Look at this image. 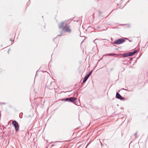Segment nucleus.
Instances as JSON below:
<instances>
[{
  "label": "nucleus",
  "mask_w": 148,
  "mask_h": 148,
  "mask_svg": "<svg viewBox=\"0 0 148 148\" xmlns=\"http://www.w3.org/2000/svg\"><path fill=\"white\" fill-rule=\"evenodd\" d=\"M137 52V50H135L132 52H129V53L122 54V56L123 57H126L129 56H131L134 55Z\"/></svg>",
  "instance_id": "f257e3e1"
},
{
  "label": "nucleus",
  "mask_w": 148,
  "mask_h": 148,
  "mask_svg": "<svg viewBox=\"0 0 148 148\" xmlns=\"http://www.w3.org/2000/svg\"><path fill=\"white\" fill-rule=\"evenodd\" d=\"M125 41V40L123 39H119L115 41L114 43V44L119 45L123 43Z\"/></svg>",
  "instance_id": "f03ea898"
},
{
  "label": "nucleus",
  "mask_w": 148,
  "mask_h": 148,
  "mask_svg": "<svg viewBox=\"0 0 148 148\" xmlns=\"http://www.w3.org/2000/svg\"><path fill=\"white\" fill-rule=\"evenodd\" d=\"M71 29L70 28V26L69 25L67 26V25L65 27H63L62 29V31L64 32H68L70 33L71 32Z\"/></svg>",
  "instance_id": "7ed1b4c3"
},
{
  "label": "nucleus",
  "mask_w": 148,
  "mask_h": 148,
  "mask_svg": "<svg viewBox=\"0 0 148 148\" xmlns=\"http://www.w3.org/2000/svg\"><path fill=\"white\" fill-rule=\"evenodd\" d=\"M76 99L75 97H71L69 98H67L66 99H63L62 100L64 101H69L71 102H73L75 101V100H76Z\"/></svg>",
  "instance_id": "20e7f679"
},
{
  "label": "nucleus",
  "mask_w": 148,
  "mask_h": 148,
  "mask_svg": "<svg viewBox=\"0 0 148 148\" xmlns=\"http://www.w3.org/2000/svg\"><path fill=\"white\" fill-rule=\"evenodd\" d=\"M12 124L15 128L16 131H17L19 130V125L17 122L15 121H12Z\"/></svg>",
  "instance_id": "39448f33"
},
{
  "label": "nucleus",
  "mask_w": 148,
  "mask_h": 148,
  "mask_svg": "<svg viewBox=\"0 0 148 148\" xmlns=\"http://www.w3.org/2000/svg\"><path fill=\"white\" fill-rule=\"evenodd\" d=\"M67 23V22L66 21H64L61 22L58 25L59 27L61 29L62 28H63L64 27V25H66V24Z\"/></svg>",
  "instance_id": "423d86ee"
},
{
  "label": "nucleus",
  "mask_w": 148,
  "mask_h": 148,
  "mask_svg": "<svg viewBox=\"0 0 148 148\" xmlns=\"http://www.w3.org/2000/svg\"><path fill=\"white\" fill-rule=\"evenodd\" d=\"M92 72L91 71L90 72V73L86 75V76L85 77L84 79L83 80V83H84L88 78L90 76V75L91 74Z\"/></svg>",
  "instance_id": "0eeeda50"
},
{
  "label": "nucleus",
  "mask_w": 148,
  "mask_h": 148,
  "mask_svg": "<svg viewBox=\"0 0 148 148\" xmlns=\"http://www.w3.org/2000/svg\"><path fill=\"white\" fill-rule=\"evenodd\" d=\"M116 96L117 98L120 99L121 100L123 99V98L117 92L116 93Z\"/></svg>",
  "instance_id": "6e6552de"
},
{
  "label": "nucleus",
  "mask_w": 148,
  "mask_h": 148,
  "mask_svg": "<svg viewBox=\"0 0 148 148\" xmlns=\"http://www.w3.org/2000/svg\"><path fill=\"white\" fill-rule=\"evenodd\" d=\"M116 55L115 53H111V54H109L108 55L109 56H114V55Z\"/></svg>",
  "instance_id": "1a4fd4ad"
},
{
  "label": "nucleus",
  "mask_w": 148,
  "mask_h": 148,
  "mask_svg": "<svg viewBox=\"0 0 148 148\" xmlns=\"http://www.w3.org/2000/svg\"><path fill=\"white\" fill-rule=\"evenodd\" d=\"M10 51V50L9 49V50H8V54H9V51Z\"/></svg>",
  "instance_id": "9d476101"
}]
</instances>
